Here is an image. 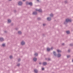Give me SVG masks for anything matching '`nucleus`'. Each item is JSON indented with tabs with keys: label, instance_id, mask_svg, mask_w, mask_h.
<instances>
[{
	"label": "nucleus",
	"instance_id": "f257e3e1",
	"mask_svg": "<svg viewBox=\"0 0 73 73\" xmlns=\"http://www.w3.org/2000/svg\"><path fill=\"white\" fill-rule=\"evenodd\" d=\"M72 21V20L70 19H66V23H68V22H71Z\"/></svg>",
	"mask_w": 73,
	"mask_h": 73
},
{
	"label": "nucleus",
	"instance_id": "f03ea898",
	"mask_svg": "<svg viewBox=\"0 0 73 73\" xmlns=\"http://www.w3.org/2000/svg\"><path fill=\"white\" fill-rule=\"evenodd\" d=\"M19 5H22L23 4V3H22V2H19Z\"/></svg>",
	"mask_w": 73,
	"mask_h": 73
},
{
	"label": "nucleus",
	"instance_id": "7ed1b4c3",
	"mask_svg": "<svg viewBox=\"0 0 73 73\" xmlns=\"http://www.w3.org/2000/svg\"><path fill=\"white\" fill-rule=\"evenodd\" d=\"M36 11H38L39 12H42V10L41 9H39V10H37V9H36Z\"/></svg>",
	"mask_w": 73,
	"mask_h": 73
},
{
	"label": "nucleus",
	"instance_id": "20e7f679",
	"mask_svg": "<svg viewBox=\"0 0 73 73\" xmlns=\"http://www.w3.org/2000/svg\"><path fill=\"white\" fill-rule=\"evenodd\" d=\"M0 40L1 41H3L4 40V39L3 38H0Z\"/></svg>",
	"mask_w": 73,
	"mask_h": 73
},
{
	"label": "nucleus",
	"instance_id": "39448f33",
	"mask_svg": "<svg viewBox=\"0 0 73 73\" xmlns=\"http://www.w3.org/2000/svg\"><path fill=\"white\" fill-rule=\"evenodd\" d=\"M47 19L48 20V21H50V20H51V18H50L48 17L47 18Z\"/></svg>",
	"mask_w": 73,
	"mask_h": 73
},
{
	"label": "nucleus",
	"instance_id": "423d86ee",
	"mask_svg": "<svg viewBox=\"0 0 73 73\" xmlns=\"http://www.w3.org/2000/svg\"><path fill=\"white\" fill-rule=\"evenodd\" d=\"M21 44L22 45H24L25 44V42L23 41H22V42Z\"/></svg>",
	"mask_w": 73,
	"mask_h": 73
},
{
	"label": "nucleus",
	"instance_id": "0eeeda50",
	"mask_svg": "<svg viewBox=\"0 0 73 73\" xmlns=\"http://www.w3.org/2000/svg\"><path fill=\"white\" fill-rule=\"evenodd\" d=\"M33 15H37V12H34L33 13Z\"/></svg>",
	"mask_w": 73,
	"mask_h": 73
},
{
	"label": "nucleus",
	"instance_id": "6e6552de",
	"mask_svg": "<svg viewBox=\"0 0 73 73\" xmlns=\"http://www.w3.org/2000/svg\"><path fill=\"white\" fill-rule=\"evenodd\" d=\"M47 64V63L46 62H44L43 63V65H46Z\"/></svg>",
	"mask_w": 73,
	"mask_h": 73
},
{
	"label": "nucleus",
	"instance_id": "1a4fd4ad",
	"mask_svg": "<svg viewBox=\"0 0 73 73\" xmlns=\"http://www.w3.org/2000/svg\"><path fill=\"white\" fill-rule=\"evenodd\" d=\"M34 71L35 72V73H37L38 72V71L36 70H35Z\"/></svg>",
	"mask_w": 73,
	"mask_h": 73
},
{
	"label": "nucleus",
	"instance_id": "9d476101",
	"mask_svg": "<svg viewBox=\"0 0 73 73\" xmlns=\"http://www.w3.org/2000/svg\"><path fill=\"white\" fill-rule=\"evenodd\" d=\"M29 4L30 5H32V3H29Z\"/></svg>",
	"mask_w": 73,
	"mask_h": 73
},
{
	"label": "nucleus",
	"instance_id": "9b49d317",
	"mask_svg": "<svg viewBox=\"0 0 73 73\" xmlns=\"http://www.w3.org/2000/svg\"><path fill=\"white\" fill-rule=\"evenodd\" d=\"M8 23H10V22H11V21L10 19H8Z\"/></svg>",
	"mask_w": 73,
	"mask_h": 73
},
{
	"label": "nucleus",
	"instance_id": "f8f14e48",
	"mask_svg": "<svg viewBox=\"0 0 73 73\" xmlns=\"http://www.w3.org/2000/svg\"><path fill=\"white\" fill-rule=\"evenodd\" d=\"M47 50L48 51H50V49L49 48H47Z\"/></svg>",
	"mask_w": 73,
	"mask_h": 73
},
{
	"label": "nucleus",
	"instance_id": "ddd939ff",
	"mask_svg": "<svg viewBox=\"0 0 73 73\" xmlns=\"http://www.w3.org/2000/svg\"><path fill=\"white\" fill-rule=\"evenodd\" d=\"M33 60L34 61H36L37 60V58H34L33 59Z\"/></svg>",
	"mask_w": 73,
	"mask_h": 73
},
{
	"label": "nucleus",
	"instance_id": "4468645a",
	"mask_svg": "<svg viewBox=\"0 0 73 73\" xmlns=\"http://www.w3.org/2000/svg\"><path fill=\"white\" fill-rule=\"evenodd\" d=\"M60 56H61V54H58V57H60Z\"/></svg>",
	"mask_w": 73,
	"mask_h": 73
},
{
	"label": "nucleus",
	"instance_id": "2eb2a0df",
	"mask_svg": "<svg viewBox=\"0 0 73 73\" xmlns=\"http://www.w3.org/2000/svg\"><path fill=\"white\" fill-rule=\"evenodd\" d=\"M57 51L58 52H61V50H57Z\"/></svg>",
	"mask_w": 73,
	"mask_h": 73
},
{
	"label": "nucleus",
	"instance_id": "dca6fc26",
	"mask_svg": "<svg viewBox=\"0 0 73 73\" xmlns=\"http://www.w3.org/2000/svg\"><path fill=\"white\" fill-rule=\"evenodd\" d=\"M66 33L67 34H69L70 32H69V31H66Z\"/></svg>",
	"mask_w": 73,
	"mask_h": 73
},
{
	"label": "nucleus",
	"instance_id": "f3484780",
	"mask_svg": "<svg viewBox=\"0 0 73 73\" xmlns=\"http://www.w3.org/2000/svg\"><path fill=\"white\" fill-rule=\"evenodd\" d=\"M18 34H21V32L19 31L18 32Z\"/></svg>",
	"mask_w": 73,
	"mask_h": 73
},
{
	"label": "nucleus",
	"instance_id": "a211bd4d",
	"mask_svg": "<svg viewBox=\"0 0 73 73\" xmlns=\"http://www.w3.org/2000/svg\"><path fill=\"white\" fill-rule=\"evenodd\" d=\"M34 55L35 56H37L38 55V54H37V53H35Z\"/></svg>",
	"mask_w": 73,
	"mask_h": 73
},
{
	"label": "nucleus",
	"instance_id": "6ab92c4d",
	"mask_svg": "<svg viewBox=\"0 0 73 73\" xmlns=\"http://www.w3.org/2000/svg\"><path fill=\"white\" fill-rule=\"evenodd\" d=\"M50 16L51 17H52V16H53V14H51L50 15Z\"/></svg>",
	"mask_w": 73,
	"mask_h": 73
},
{
	"label": "nucleus",
	"instance_id": "aec40b11",
	"mask_svg": "<svg viewBox=\"0 0 73 73\" xmlns=\"http://www.w3.org/2000/svg\"><path fill=\"white\" fill-rule=\"evenodd\" d=\"M53 53L54 56H56V52H54Z\"/></svg>",
	"mask_w": 73,
	"mask_h": 73
},
{
	"label": "nucleus",
	"instance_id": "412c9836",
	"mask_svg": "<svg viewBox=\"0 0 73 73\" xmlns=\"http://www.w3.org/2000/svg\"><path fill=\"white\" fill-rule=\"evenodd\" d=\"M2 46H5V44H2Z\"/></svg>",
	"mask_w": 73,
	"mask_h": 73
},
{
	"label": "nucleus",
	"instance_id": "4be33fe9",
	"mask_svg": "<svg viewBox=\"0 0 73 73\" xmlns=\"http://www.w3.org/2000/svg\"><path fill=\"white\" fill-rule=\"evenodd\" d=\"M67 58H69V57H70V55H68L67 56Z\"/></svg>",
	"mask_w": 73,
	"mask_h": 73
},
{
	"label": "nucleus",
	"instance_id": "5701e85b",
	"mask_svg": "<svg viewBox=\"0 0 73 73\" xmlns=\"http://www.w3.org/2000/svg\"><path fill=\"white\" fill-rule=\"evenodd\" d=\"M10 58H12V56H10Z\"/></svg>",
	"mask_w": 73,
	"mask_h": 73
},
{
	"label": "nucleus",
	"instance_id": "b1692460",
	"mask_svg": "<svg viewBox=\"0 0 73 73\" xmlns=\"http://www.w3.org/2000/svg\"><path fill=\"white\" fill-rule=\"evenodd\" d=\"M17 66H20V64H18Z\"/></svg>",
	"mask_w": 73,
	"mask_h": 73
},
{
	"label": "nucleus",
	"instance_id": "393cba45",
	"mask_svg": "<svg viewBox=\"0 0 73 73\" xmlns=\"http://www.w3.org/2000/svg\"><path fill=\"white\" fill-rule=\"evenodd\" d=\"M42 70H44V68H42Z\"/></svg>",
	"mask_w": 73,
	"mask_h": 73
},
{
	"label": "nucleus",
	"instance_id": "a878e982",
	"mask_svg": "<svg viewBox=\"0 0 73 73\" xmlns=\"http://www.w3.org/2000/svg\"><path fill=\"white\" fill-rule=\"evenodd\" d=\"M20 61V59L18 60V61Z\"/></svg>",
	"mask_w": 73,
	"mask_h": 73
},
{
	"label": "nucleus",
	"instance_id": "bb28decb",
	"mask_svg": "<svg viewBox=\"0 0 73 73\" xmlns=\"http://www.w3.org/2000/svg\"><path fill=\"white\" fill-rule=\"evenodd\" d=\"M43 26H44V25H45V24H43Z\"/></svg>",
	"mask_w": 73,
	"mask_h": 73
},
{
	"label": "nucleus",
	"instance_id": "cd10ccee",
	"mask_svg": "<svg viewBox=\"0 0 73 73\" xmlns=\"http://www.w3.org/2000/svg\"><path fill=\"white\" fill-rule=\"evenodd\" d=\"M53 48V47H52L51 49V50H52V49Z\"/></svg>",
	"mask_w": 73,
	"mask_h": 73
},
{
	"label": "nucleus",
	"instance_id": "c85d7f7f",
	"mask_svg": "<svg viewBox=\"0 0 73 73\" xmlns=\"http://www.w3.org/2000/svg\"><path fill=\"white\" fill-rule=\"evenodd\" d=\"M62 45H64V44L63 43V44H62Z\"/></svg>",
	"mask_w": 73,
	"mask_h": 73
},
{
	"label": "nucleus",
	"instance_id": "c756f323",
	"mask_svg": "<svg viewBox=\"0 0 73 73\" xmlns=\"http://www.w3.org/2000/svg\"><path fill=\"white\" fill-rule=\"evenodd\" d=\"M26 4L27 5L28 4V2L26 3Z\"/></svg>",
	"mask_w": 73,
	"mask_h": 73
},
{
	"label": "nucleus",
	"instance_id": "7c9ffc66",
	"mask_svg": "<svg viewBox=\"0 0 73 73\" xmlns=\"http://www.w3.org/2000/svg\"><path fill=\"white\" fill-rule=\"evenodd\" d=\"M68 52H70V50H68Z\"/></svg>",
	"mask_w": 73,
	"mask_h": 73
},
{
	"label": "nucleus",
	"instance_id": "2f4dec72",
	"mask_svg": "<svg viewBox=\"0 0 73 73\" xmlns=\"http://www.w3.org/2000/svg\"><path fill=\"white\" fill-rule=\"evenodd\" d=\"M37 1H39V0H37Z\"/></svg>",
	"mask_w": 73,
	"mask_h": 73
},
{
	"label": "nucleus",
	"instance_id": "473e14b6",
	"mask_svg": "<svg viewBox=\"0 0 73 73\" xmlns=\"http://www.w3.org/2000/svg\"><path fill=\"white\" fill-rule=\"evenodd\" d=\"M48 60H50V59H48Z\"/></svg>",
	"mask_w": 73,
	"mask_h": 73
},
{
	"label": "nucleus",
	"instance_id": "72a5a7b5",
	"mask_svg": "<svg viewBox=\"0 0 73 73\" xmlns=\"http://www.w3.org/2000/svg\"><path fill=\"white\" fill-rule=\"evenodd\" d=\"M25 0H23V1H25Z\"/></svg>",
	"mask_w": 73,
	"mask_h": 73
},
{
	"label": "nucleus",
	"instance_id": "f704fd0d",
	"mask_svg": "<svg viewBox=\"0 0 73 73\" xmlns=\"http://www.w3.org/2000/svg\"><path fill=\"white\" fill-rule=\"evenodd\" d=\"M11 0H9V1H11Z\"/></svg>",
	"mask_w": 73,
	"mask_h": 73
},
{
	"label": "nucleus",
	"instance_id": "c9c22d12",
	"mask_svg": "<svg viewBox=\"0 0 73 73\" xmlns=\"http://www.w3.org/2000/svg\"><path fill=\"white\" fill-rule=\"evenodd\" d=\"M39 64H41V63H39Z\"/></svg>",
	"mask_w": 73,
	"mask_h": 73
}]
</instances>
